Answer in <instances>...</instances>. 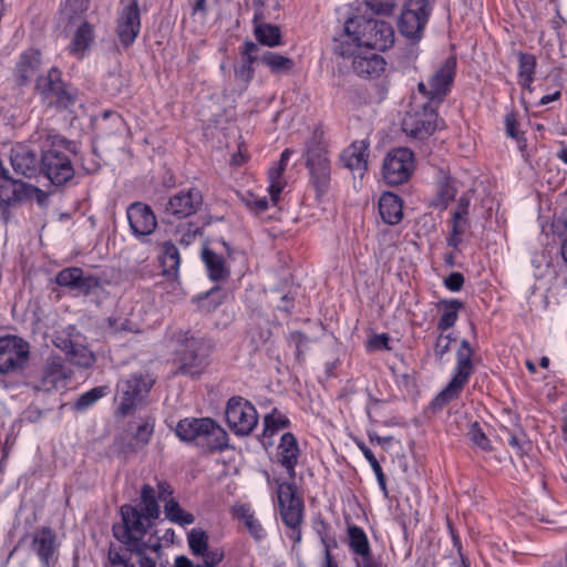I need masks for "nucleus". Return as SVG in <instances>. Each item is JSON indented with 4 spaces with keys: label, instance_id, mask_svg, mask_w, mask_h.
I'll list each match as a JSON object with an SVG mask.
<instances>
[{
    "label": "nucleus",
    "instance_id": "f257e3e1",
    "mask_svg": "<svg viewBox=\"0 0 567 567\" xmlns=\"http://www.w3.org/2000/svg\"><path fill=\"white\" fill-rule=\"evenodd\" d=\"M31 143L41 153V175L52 185L60 187L73 179L75 169L71 155L79 154V142L66 138L54 128H42L31 135Z\"/></svg>",
    "mask_w": 567,
    "mask_h": 567
},
{
    "label": "nucleus",
    "instance_id": "f03ea898",
    "mask_svg": "<svg viewBox=\"0 0 567 567\" xmlns=\"http://www.w3.org/2000/svg\"><path fill=\"white\" fill-rule=\"evenodd\" d=\"M394 43L391 23L363 16L349 17L342 32L333 38L332 51L339 56H351L361 49L385 51Z\"/></svg>",
    "mask_w": 567,
    "mask_h": 567
},
{
    "label": "nucleus",
    "instance_id": "7ed1b4c3",
    "mask_svg": "<svg viewBox=\"0 0 567 567\" xmlns=\"http://www.w3.org/2000/svg\"><path fill=\"white\" fill-rule=\"evenodd\" d=\"M175 342L174 362L177 373L190 378L199 377L209 364L213 351L210 340L196 337L190 330H178L172 336Z\"/></svg>",
    "mask_w": 567,
    "mask_h": 567
},
{
    "label": "nucleus",
    "instance_id": "20e7f679",
    "mask_svg": "<svg viewBox=\"0 0 567 567\" xmlns=\"http://www.w3.org/2000/svg\"><path fill=\"white\" fill-rule=\"evenodd\" d=\"M176 436L185 443H196L208 453L228 449L227 432L210 417H185L175 427Z\"/></svg>",
    "mask_w": 567,
    "mask_h": 567
},
{
    "label": "nucleus",
    "instance_id": "39448f33",
    "mask_svg": "<svg viewBox=\"0 0 567 567\" xmlns=\"http://www.w3.org/2000/svg\"><path fill=\"white\" fill-rule=\"evenodd\" d=\"M34 93L45 107L60 112L70 111L79 99L78 89L63 79L62 71L56 66L37 76Z\"/></svg>",
    "mask_w": 567,
    "mask_h": 567
},
{
    "label": "nucleus",
    "instance_id": "423d86ee",
    "mask_svg": "<svg viewBox=\"0 0 567 567\" xmlns=\"http://www.w3.org/2000/svg\"><path fill=\"white\" fill-rule=\"evenodd\" d=\"M120 515L121 523L112 526L113 537L123 545L125 551H138V544L147 540L145 536L154 523L146 522L144 514L131 504L122 505Z\"/></svg>",
    "mask_w": 567,
    "mask_h": 567
},
{
    "label": "nucleus",
    "instance_id": "0eeeda50",
    "mask_svg": "<svg viewBox=\"0 0 567 567\" xmlns=\"http://www.w3.org/2000/svg\"><path fill=\"white\" fill-rule=\"evenodd\" d=\"M474 350L468 340L462 339L460 348L456 351V364L452 379L447 385L432 400L431 408L433 411H441L447 403L457 399L467 384L474 372L472 357Z\"/></svg>",
    "mask_w": 567,
    "mask_h": 567
},
{
    "label": "nucleus",
    "instance_id": "6e6552de",
    "mask_svg": "<svg viewBox=\"0 0 567 567\" xmlns=\"http://www.w3.org/2000/svg\"><path fill=\"white\" fill-rule=\"evenodd\" d=\"M437 105L414 97L402 120V131L415 140L429 138L437 128Z\"/></svg>",
    "mask_w": 567,
    "mask_h": 567
},
{
    "label": "nucleus",
    "instance_id": "1a4fd4ad",
    "mask_svg": "<svg viewBox=\"0 0 567 567\" xmlns=\"http://www.w3.org/2000/svg\"><path fill=\"white\" fill-rule=\"evenodd\" d=\"M430 14L431 8L427 0H406L398 21L401 34L412 43L419 42Z\"/></svg>",
    "mask_w": 567,
    "mask_h": 567
},
{
    "label": "nucleus",
    "instance_id": "9d476101",
    "mask_svg": "<svg viewBox=\"0 0 567 567\" xmlns=\"http://www.w3.org/2000/svg\"><path fill=\"white\" fill-rule=\"evenodd\" d=\"M225 417L228 427L237 436L249 435L259 421L256 408L241 396H233L228 400Z\"/></svg>",
    "mask_w": 567,
    "mask_h": 567
},
{
    "label": "nucleus",
    "instance_id": "9b49d317",
    "mask_svg": "<svg viewBox=\"0 0 567 567\" xmlns=\"http://www.w3.org/2000/svg\"><path fill=\"white\" fill-rule=\"evenodd\" d=\"M414 168V153L408 147H398L391 150L384 157L382 176L385 184L398 186L410 179Z\"/></svg>",
    "mask_w": 567,
    "mask_h": 567
},
{
    "label": "nucleus",
    "instance_id": "f8f14e48",
    "mask_svg": "<svg viewBox=\"0 0 567 567\" xmlns=\"http://www.w3.org/2000/svg\"><path fill=\"white\" fill-rule=\"evenodd\" d=\"M204 204L202 192L196 187L178 190L163 204V214L168 223L174 219H185L200 210Z\"/></svg>",
    "mask_w": 567,
    "mask_h": 567
},
{
    "label": "nucleus",
    "instance_id": "ddd939ff",
    "mask_svg": "<svg viewBox=\"0 0 567 567\" xmlns=\"http://www.w3.org/2000/svg\"><path fill=\"white\" fill-rule=\"evenodd\" d=\"M154 381L143 375H132L118 383L120 403L115 415L125 417L130 415L148 394Z\"/></svg>",
    "mask_w": 567,
    "mask_h": 567
},
{
    "label": "nucleus",
    "instance_id": "4468645a",
    "mask_svg": "<svg viewBox=\"0 0 567 567\" xmlns=\"http://www.w3.org/2000/svg\"><path fill=\"white\" fill-rule=\"evenodd\" d=\"M278 488V504L284 524L287 527L300 526L303 522V501L297 495L295 482L275 480Z\"/></svg>",
    "mask_w": 567,
    "mask_h": 567
},
{
    "label": "nucleus",
    "instance_id": "2eb2a0df",
    "mask_svg": "<svg viewBox=\"0 0 567 567\" xmlns=\"http://www.w3.org/2000/svg\"><path fill=\"white\" fill-rule=\"evenodd\" d=\"M30 346L18 336L0 337V374L21 370L29 361Z\"/></svg>",
    "mask_w": 567,
    "mask_h": 567
},
{
    "label": "nucleus",
    "instance_id": "dca6fc26",
    "mask_svg": "<svg viewBox=\"0 0 567 567\" xmlns=\"http://www.w3.org/2000/svg\"><path fill=\"white\" fill-rule=\"evenodd\" d=\"M306 166L310 173V183L318 195L327 193L330 185V161L327 151L317 143L308 145L306 153Z\"/></svg>",
    "mask_w": 567,
    "mask_h": 567
},
{
    "label": "nucleus",
    "instance_id": "f3484780",
    "mask_svg": "<svg viewBox=\"0 0 567 567\" xmlns=\"http://www.w3.org/2000/svg\"><path fill=\"white\" fill-rule=\"evenodd\" d=\"M34 146L30 138L29 143H17L11 148L10 163L17 175L29 179L41 176V154Z\"/></svg>",
    "mask_w": 567,
    "mask_h": 567
},
{
    "label": "nucleus",
    "instance_id": "a211bd4d",
    "mask_svg": "<svg viewBox=\"0 0 567 567\" xmlns=\"http://www.w3.org/2000/svg\"><path fill=\"white\" fill-rule=\"evenodd\" d=\"M39 188L12 178L9 173L0 176V207L2 218L7 223L9 219V207H12L24 199L31 198Z\"/></svg>",
    "mask_w": 567,
    "mask_h": 567
},
{
    "label": "nucleus",
    "instance_id": "6ab92c4d",
    "mask_svg": "<svg viewBox=\"0 0 567 567\" xmlns=\"http://www.w3.org/2000/svg\"><path fill=\"white\" fill-rule=\"evenodd\" d=\"M55 282L62 288H68L83 296H89L102 287L99 277L93 275L85 276L80 267H68L60 270L55 277Z\"/></svg>",
    "mask_w": 567,
    "mask_h": 567
},
{
    "label": "nucleus",
    "instance_id": "aec40b11",
    "mask_svg": "<svg viewBox=\"0 0 567 567\" xmlns=\"http://www.w3.org/2000/svg\"><path fill=\"white\" fill-rule=\"evenodd\" d=\"M131 233L141 239L150 236L157 227V218L152 207L142 202H134L126 209Z\"/></svg>",
    "mask_w": 567,
    "mask_h": 567
},
{
    "label": "nucleus",
    "instance_id": "412c9836",
    "mask_svg": "<svg viewBox=\"0 0 567 567\" xmlns=\"http://www.w3.org/2000/svg\"><path fill=\"white\" fill-rule=\"evenodd\" d=\"M70 375L71 371L64 364V360L61 357L51 355L47 360L41 378L35 382H31L30 386L37 392H52L60 384H64Z\"/></svg>",
    "mask_w": 567,
    "mask_h": 567
},
{
    "label": "nucleus",
    "instance_id": "4be33fe9",
    "mask_svg": "<svg viewBox=\"0 0 567 567\" xmlns=\"http://www.w3.org/2000/svg\"><path fill=\"white\" fill-rule=\"evenodd\" d=\"M140 30L141 14L137 0H131L123 7L117 18L116 33L121 44L124 48L131 47L137 38Z\"/></svg>",
    "mask_w": 567,
    "mask_h": 567
},
{
    "label": "nucleus",
    "instance_id": "5701e85b",
    "mask_svg": "<svg viewBox=\"0 0 567 567\" xmlns=\"http://www.w3.org/2000/svg\"><path fill=\"white\" fill-rule=\"evenodd\" d=\"M456 65V59L450 56L429 79L430 102L432 104L439 106L449 93L455 78Z\"/></svg>",
    "mask_w": 567,
    "mask_h": 567
},
{
    "label": "nucleus",
    "instance_id": "b1692460",
    "mask_svg": "<svg viewBox=\"0 0 567 567\" xmlns=\"http://www.w3.org/2000/svg\"><path fill=\"white\" fill-rule=\"evenodd\" d=\"M58 547L56 534L51 527H40L33 534L31 548L44 567H50L56 561Z\"/></svg>",
    "mask_w": 567,
    "mask_h": 567
},
{
    "label": "nucleus",
    "instance_id": "393cba45",
    "mask_svg": "<svg viewBox=\"0 0 567 567\" xmlns=\"http://www.w3.org/2000/svg\"><path fill=\"white\" fill-rule=\"evenodd\" d=\"M301 451L295 434L291 432L284 433L277 446L276 462L286 470L290 482L296 478V466Z\"/></svg>",
    "mask_w": 567,
    "mask_h": 567
},
{
    "label": "nucleus",
    "instance_id": "a878e982",
    "mask_svg": "<svg viewBox=\"0 0 567 567\" xmlns=\"http://www.w3.org/2000/svg\"><path fill=\"white\" fill-rule=\"evenodd\" d=\"M370 50L371 49H361L350 56L353 59L352 69L359 76H379L385 69V60L380 54L371 52Z\"/></svg>",
    "mask_w": 567,
    "mask_h": 567
},
{
    "label": "nucleus",
    "instance_id": "bb28decb",
    "mask_svg": "<svg viewBox=\"0 0 567 567\" xmlns=\"http://www.w3.org/2000/svg\"><path fill=\"white\" fill-rule=\"evenodd\" d=\"M41 66V52L30 48L23 51L16 64L13 75L19 86H25L38 73Z\"/></svg>",
    "mask_w": 567,
    "mask_h": 567
},
{
    "label": "nucleus",
    "instance_id": "cd10ccee",
    "mask_svg": "<svg viewBox=\"0 0 567 567\" xmlns=\"http://www.w3.org/2000/svg\"><path fill=\"white\" fill-rule=\"evenodd\" d=\"M368 148L369 144L364 141L352 143L340 155L342 166L363 177L368 169Z\"/></svg>",
    "mask_w": 567,
    "mask_h": 567
},
{
    "label": "nucleus",
    "instance_id": "c85d7f7f",
    "mask_svg": "<svg viewBox=\"0 0 567 567\" xmlns=\"http://www.w3.org/2000/svg\"><path fill=\"white\" fill-rule=\"evenodd\" d=\"M292 152L289 148L282 151L279 162L269 168L268 171V192L272 204L276 206L279 203L280 195L286 187V181L284 179V173L287 168L289 158Z\"/></svg>",
    "mask_w": 567,
    "mask_h": 567
},
{
    "label": "nucleus",
    "instance_id": "c756f323",
    "mask_svg": "<svg viewBox=\"0 0 567 567\" xmlns=\"http://www.w3.org/2000/svg\"><path fill=\"white\" fill-rule=\"evenodd\" d=\"M200 258L205 265L208 278L212 281H223L230 276L229 267L227 266L224 257L212 250L209 247H203Z\"/></svg>",
    "mask_w": 567,
    "mask_h": 567
},
{
    "label": "nucleus",
    "instance_id": "7c9ffc66",
    "mask_svg": "<svg viewBox=\"0 0 567 567\" xmlns=\"http://www.w3.org/2000/svg\"><path fill=\"white\" fill-rule=\"evenodd\" d=\"M291 422L286 414L280 412L277 408H274L269 413L264 416L262 420V432L259 441L265 447L272 445V436L280 430L288 429Z\"/></svg>",
    "mask_w": 567,
    "mask_h": 567
},
{
    "label": "nucleus",
    "instance_id": "2f4dec72",
    "mask_svg": "<svg viewBox=\"0 0 567 567\" xmlns=\"http://www.w3.org/2000/svg\"><path fill=\"white\" fill-rule=\"evenodd\" d=\"M379 213L385 224H399L403 218L402 199L394 193H383L379 199Z\"/></svg>",
    "mask_w": 567,
    "mask_h": 567
},
{
    "label": "nucleus",
    "instance_id": "473e14b6",
    "mask_svg": "<svg viewBox=\"0 0 567 567\" xmlns=\"http://www.w3.org/2000/svg\"><path fill=\"white\" fill-rule=\"evenodd\" d=\"M158 261L164 276L177 278L181 266V254L172 240H165L159 246Z\"/></svg>",
    "mask_w": 567,
    "mask_h": 567
},
{
    "label": "nucleus",
    "instance_id": "72a5a7b5",
    "mask_svg": "<svg viewBox=\"0 0 567 567\" xmlns=\"http://www.w3.org/2000/svg\"><path fill=\"white\" fill-rule=\"evenodd\" d=\"M436 307L442 310L436 328L441 332H445L454 327L458 319V312L464 309L465 305L458 299H443L437 302Z\"/></svg>",
    "mask_w": 567,
    "mask_h": 567
},
{
    "label": "nucleus",
    "instance_id": "f704fd0d",
    "mask_svg": "<svg viewBox=\"0 0 567 567\" xmlns=\"http://www.w3.org/2000/svg\"><path fill=\"white\" fill-rule=\"evenodd\" d=\"M234 516L244 523L246 529L250 536L256 540L260 542L266 538L267 533L258 518H256L250 505L241 504L233 508Z\"/></svg>",
    "mask_w": 567,
    "mask_h": 567
},
{
    "label": "nucleus",
    "instance_id": "c9c22d12",
    "mask_svg": "<svg viewBox=\"0 0 567 567\" xmlns=\"http://www.w3.org/2000/svg\"><path fill=\"white\" fill-rule=\"evenodd\" d=\"M258 16L254 17V35L258 45L275 48L282 44L281 30L278 25L271 23H257Z\"/></svg>",
    "mask_w": 567,
    "mask_h": 567
},
{
    "label": "nucleus",
    "instance_id": "e433bc0d",
    "mask_svg": "<svg viewBox=\"0 0 567 567\" xmlns=\"http://www.w3.org/2000/svg\"><path fill=\"white\" fill-rule=\"evenodd\" d=\"M94 40L93 25L87 21H84L75 31L71 43L69 44V51L71 54L81 59L84 52L90 48Z\"/></svg>",
    "mask_w": 567,
    "mask_h": 567
},
{
    "label": "nucleus",
    "instance_id": "4c0bfd02",
    "mask_svg": "<svg viewBox=\"0 0 567 567\" xmlns=\"http://www.w3.org/2000/svg\"><path fill=\"white\" fill-rule=\"evenodd\" d=\"M260 64L266 66L274 75L287 74L295 68V61L291 58L274 51H265L261 53Z\"/></svg>",
    "mask_w": 567,
    "mask_h": 567
},
{
    "label": "nucleus",
    "instance_id": "58836bf2",
    "mask_svg": "<svg viewBox=\"0 0 567 567\" xmlns=\"http://www.w3.org/2000/svg\"><path fill=\"white\" fill-rule=\"evenodd\" d=\"M140 512L145 516V520L155 523L159 518L161 508L156 497V491L150 484H144L141 488Z\"/></svg>",
    "mask_w": 567,
    "mask_h": 567
},
{
    "label": "nucleus",
    "instance_id": "ea45409f",
    "mask_svg": "<svg viewBox=\"0 0 567 567\" xmlns=\"http://www.w3.org/2000/svg\"><path fill=\"white\" fill-rule=\"evenodd\" d=\"M225 297V290L216 286L204 293L193 297V302L197 305L198 310L209 313L223 303Z\"/></svg>",
    "mask_w": 567,
    "mask_h": 567
},
{
    "label": "nucleus",
    "instance_id": "a19ab883",
    "mask_svg": "<svg viewBox=\"0 0 567 567\" xmlns=\"http://www.w3.org/2000/svg\"><path fill=\"white\" fill-rule=\"evenodd\" d=\"M164 513L165 517L169 522L181 526L190 525L195 522V516L192 513L184 511L174 497H171L165 502Z\"/></svg>",
    "mask_w": 567,
    "mask_h": 567
},
{
    "label": "nucleus",
    "instance_id": "79ce46f5",
    "mask_svg": "<svg viewBox=\"0 0 567 567\" xmlns=\"http://www.w3.org/2000/svg\"><path fill=\"white\" fill-rule=\"evenodd\" d=\"M152 536L146 542L140 543L138 551H127L130 555H135L138 558L140 567H156V559L148 556V551L155 553L157 556L161 554L162 545L161 539L152 540Z\"/></svg>",
    "mask_w": 567,
    "mask_h": 567
},
{
    "label": "nucleus",
    "instance_id": "37998d69",
    "mask_svg": "<svg viewBox=\"0 0 567 567\" xmlns=\"http://www.w3.org/2000/svg\"><path fill=\"white\" fill-rule=\"evenodd\" d=\"M109 386L99 385L82 393L73 403L72 409L75 412H85L92 408L100 399L109 394Z\"/></svg>",
    "mask_w": 567,
    "mask_h": 567
},
{
    "label": "nucleus",
    "instance_id": "c03bdc74",
    "mask_svg": "<svg viewBox=\"0 0 567 567\" xmlns=\"http://www.w3.org/2000/svg\"><path fill=\"white\" fill-rule=\"evenodd\" d=\"M69 355V360L81 368H90L94 364L95 358L93 353L85 347H78L72 342L63 348Z\"/></svg>",
    "mask_w": 567,
    "mask_h": 567
},
{
    "label": "nucleus",
    "instance_id": "a18cd8bd",
    "mask_svg": "<svg viewBox=\"0 0 567 567\" xmlns=\"http://www.w3.org/2000/svg\"><path fill=\"white\" fill-rule=\"evenodd\" d=\"M208 542V534L202 528H193L187 533L188 547L195 557L206 554L209 548Z\"/></svg>",
    "mask_w": 567,
    "mask_h": 567
},
{
    "label": "nucleus",
    "instance_id": "49530a36",
    "mask_svg": "<svg viewBox=\"0 0 567 567\" xmlns=\"http://www.w3.org/2000/svg\"><path fill=\"white\" fill-rule=\"evenodd\" d=\"M358 449L362 452L365 460L369 462L370 466L372 467V471L377 477L378 484L383 492L385 496H388V487H386V480L385 475L382 471L381 465L379 464V461L374 456L373 452L365 445L362 441L355 442Z\"/></svg>",
    "mask_w": 567,
    "mask_h": 567
},
{
    "label": "nucleus",
    "instance_id": "de8ad7c7",
    "mask_svg": "<svg viewBox=\"0 0 567 567\" xmlns=\"http://www.w3.org/2000/svg\"><path fill=\"white\" fill-rule=\"evenodd\" d=\"M517 58V79L535 78L537 59L533 53L515 51Z\"/></svg>",
    "mask_w": 567,
    "mask_h": 567
},
{
    "label": "nucleus",
    "instance_id": "09e8293b",
    "mask_svg": "<svg viewBox=\"0 0 567 567\" xmlns=\"http://www.w3.org/2000/svg\"><path fill=\"white\" fill-rule=\"evenodd\" d=\"M347 537H348V546L349 550L354 554L365 547L371 546L369 538L360 526L355 524H348L347 526Z\"/></svg>",
    "mask_w": 567,
    "mask_h": 567
},
{
    "label": "nucleus",
    "instance_id": "8fccbe9b",
    "mask_svg": "<svg viewBox=\"0 0 567 567\" xmlns=\"http://www.w3.org/2000/svg\"><path fill=\"white\" fill-rule=\"evenodd\" d=\"M466 435L474 447L480 449L483 452H492L493 451V445H492L491 440L484 433L481 424L477 421L471 423Z\"/></svg>",
    "mask_w": 567,
    "mask_h": 567
},
{
    "label": "nucleus",
    "instance_id": "3c124183",
    "mask_svg": "<svg viewBox=\"0 0 567 567\" xmlns=\"http://www.w3.org/2000/svg\"><path fill=\"white\" fill-rule=\"evenodd\" d=\"M140 420L141 423L137 425L135 432H133L132 435L137 443L146 445L151 441L154 433L155 416L152 414H146L141 416Z\"/></svg>",
    "mask_w": 567,
    "mask_h": 567
},
{
    "label": "nucleus",
    "instance_id": "603ef678",
    "mask_svg": "<svg viewBox=\"0 0 567 567\" xmlns=\"http://www.w3.org/2000/svg\"><path fill=\"white\" fill-rule=\"evenodd\" d=\"M505 132L506 135L513 140H515L518 144V147L522 150L526 145V138L523 133L519 132V122H518V113L516 111H511L505 115L504 118Z\"/></svg>",
    "mask_w": 567,
    "mask_h": 567
},
{
    "label": "nucleus",
    "instance_id": "864d4df0",
    "mask_svg": "<svg viewBox=\"0 0 567 567\" xmlns=\"http://www.w3.org/2000/svg\"><path fill=\"white\" fill-rule=\"evenodd\" d=\"M179 557L190 567H217L225 558V551L223 548L216 547L207 549L206 554L202 555V564H194L188 557L179 555Z\"/></svg>",
    "mask_w": 567,
    "mask_h": 567
},
{
    "label": "nucleus",
    "instance_id": "5fc2aeb1",
    "mask_svg": "<svg viewBox=\"0 0 567 567\" xmlns=\"http://www.w3.org/2000/svg\"><path fill=\"white\" fill-rule=\"evenodd\" d=\"M105 331L110 334L118 332H133L135 324L126 317L110 316L105 321Z\"/></svg>",
    "mask_w": 567,
    "mask_h": 567
},
{
    "label": "nucleus",
    "instance_id": "6e6d98bb",
    "mask_svg": "<svg viewBox=\"0 0 567 567\" xmlns=\"http://www.w3.org/2000/svg\"><path fill=\"white\" fill-rule=\"evenodd\" d=\"M103 85L104 90L110 95L115 96L122 93L123 89L126 86V79L121 72L112 71L104 78Z\"/></svg>",
    "mask_w": 567,
    "mask_h": 567
},
{
    "label": "nucleus",
    "instance_id": "4d7b16f0",
    "mask_svg": "<svg viewBox=\"0 0 567 567\" xmlns=\"http://www.w3.org/2000/svg\"><path fill=\"white\" fill-rule=\"evenodd\" d=\"M260 48L258 43L246 40L239 49L240 62L252 65L257 62L260 63Z\"/></svg>",
    "mask_w": 567,
    "mask_h": 567
},
{
    "label": "nucleus",
    "instance_id": "13d9d810",
    "mask_svg": "<svg viewBox=\"0 0 567 567\" xmlns=\"http://www.w3.org/2000/svg\"><path fill=\"white\" fill-rule=\"evenodd\" d=\"M176 231L181 235L178 243L185 247L192 245L195 239L202 235V228L192 221L186 225L178 226Z\"/></svg>",
    "mask_w": 567,
    "mask_h": 567
},
{
    "label": "nucleus",
    "instance_id": "bf43d9fd",
    "mask_svg": "<svg viewBox=\"0 0 567 567\" xmlns=\"http://www.w3.org/2000/svg\"><path fill=\"white\" fill-rule=\"evenodd\" d=\"M358 558L354 559L355 567H382L380 558H377L371 549V546L365 547L354 553Z\"/></svg>",
    "mask_w": 567,
    "mask_h": 567
},
{
    "label": "nucleus",
    "instance_id": "052dcab7",
    "mask_svg": "<svg viewBox=\"0 0 567 567\" xmlns=\"http://www.w3.org/2000/svg\"><path fill=\"white\" fill-rule=\"evenodd\" d=\"M358 558L354 559L355 567H382L380 558H377L371 549V546L365 547L354 553Z\"/></svg>",
    "mask_w": 567,
    "mask_h": 567
},
{
    "label": "nucleus",
    "instance_id": "680f3d73",
    "mask_svg": "<svg viewBox=\"0 0 567 567\" xmlns=\"http://www.w3.org/2000/svg\"><path fill=\"white\" fill-rule=\"evenodd\" d=\"M131 556L126 557L122 554L121 548L111 543L107 549V561L113 567H135L131 561Z\"/></svg>",
    "mask_w": 567,
    "mask_h": 567
},
{
    "label": "nucleus",
    "instance_id": "e2e57ef3",
    "mask_svg": "<svg viewBox=\"0 0 567 567\" xmlns=\"http://www.w3.org/2000/svg\"><path fill=\"white\" fill-rule=\"evenodd\" d=\"M456 193H457V190L454 186L453 181L449 177L444 178L441 182L440 188L437 192L441 205L445 208L449 205V203L454 200Z\"/></svg>",
    "mask_w": 567,
    "mask_h": 567
},
{
    "label": "nucleus",
    "instance_id": "0e129e2a",
    "mask_svg": "<svg viewBox=\"0 0 567 567\" xmlns=\"http://www.w3.org/2000/svg\"><path fill=\"white\" fill-rule=\"evenodd\" d=\"M103 123L106 130H111L110 134L121 133L125 127L124 118L117 112L105 111L103 113Z\"/></svg>",
    "mask_w": 567,
    "mask_h": 567
},
{
    "label": "nucleus",
    "instance_id": "69168bd1",
    "mask_svg": "<svg viewBox=\"0 0 567 567\" xmlns=\"http://www.w3.org/2000/svg\"><path fill=\"white\" fill-rule=\"evenodd\" d=\"M470 198L465 195L461 196L457 200V206L452 215V223L461 221L462 225L468 226L466 218L468 214Z\"/></svg>",
    "mask_w": 567,
    "mask_h": 567
},
{
    "label": "nucleus",
    "instance_id": "338daca9",
    "mask_svg": "<svg viewBox=\"0 0 567 567\" xmlns=\"http://www.w3.org/2000/svg\"><path fill=\"white\" fill-rule=\"evenodd\" d=\"M453 341H455V339H447V337H445L444 332H441L439 334V337L435 340L434 349H433L436 361H439L440 363L443 362V358L446 353L450 352L451 343Z\"/></svg>",
    "mask_w": 567,
    "mask_h": 567
},
{
    "label": "nucleus",
    "instance_id": "774afa93",
    "mask_svg": "<svg viewBox=\"0 0 567 567\" xmlns=\"http://www.w3.org/2000/svg\"><path fill=\"white\" fill-rule=\"evenodd\" d=\"M367 6L377 14L390 16L395 7V0H367Z\"/></svg>",
    "mask_w": 567,
    "mask_h": 567
}]
</instances>
